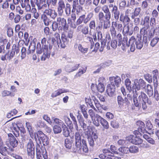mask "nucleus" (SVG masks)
<instances>
[{
    "label": "nucleus",
    "mask_w": 159,
    "mask_h": 159,
    "mask_svg": "<svg viewBox=\"0 0 159 159\" xmlns=\"http://www.w3.org/2000/svg\"><path fill=\"white\" fill-rule=\"evenodd\" d=\"M110 149L111 151V152L115 154H117V152L116 151L117 148H116L114 145H111L110 146Z\"/></svg>",
    "instance_id": "64"
},
{
    "label": "nucleus",
    "mask_w": 159,
    "mask_h": 159,
    "mask_svg": "<svg viewBox=\"0 0 159 159\" xmlns=\"http://www.w3.org/2000/svg\"><path fill=\"white\" fill-rule=\"evenodd\" d=\"M111 64V61L109 60L105 62L104 63H103L100 64V66L101 67L104 68L107 66H110Z\"/></svg>",
    "instance_id": "51"
},
{
    "label": "nucleus",
    "mask_w": 159,
    "mask_h": 159,
    "mask_svg": "<svg viewBox=\"0 0 159 159\" xmlns=\"http://www.w3.org/2000/svg\"><path fill=\"white\" fill-rule=\"evenodd\" d=\"M97 87L98 91L100 93L103 92L104 90L105 86L102 83H98Z\"/></svg>",
    "instance_id": "44"
},
{
    "label": "nucleus",
    "mask_w": 159,
    "mask_h": 159,
    "mask_svg": "<svg viewBox=\"0 0 159 159\" xmlns=\"http://www.w3.org/2000/svg\"><path fill=\"white\" fill-rule=\"evenodd\" d=\"M86 67H85V68H82L80 69L79 70V71L75 75V78H77L78 77H80L83 74L86 72Z\"/></svg>",
    "instance_id": "22"
},
{
    "label": "nucleus",
    "mask_w": 159,
    "mask_h": 159,
    "mask_svg": "<svg viewBox=\"0 0 159 159\" xmlns=\"http://www.w3.org/2000/svg\"><path fill=\"white\" fill-rule=\"evenodd\" d=\"M2 96L3 97L10 96L11 97H13L15 95L14 93H11V92L6 90H4L1 93Z\"/></svg>",
    "instance_id": "24"
},
{
    "label": "nucleus",
    "mask_w": 159,
    "mask_h": 159,
    "mask_svg": "<svg viewBox=\"0 0 159 159\" xmlns=\"http://www.w3.org/2000/svg\"><path fill=\"white\" fill-rule=\"evenodd\" d=\"M52 119L57 125H58L59 126H60L61 127V128L66 125L62 120L59 119L54 117H52Z\"/></svg>",
    "instance_id": "25"
},
{
    "label": "nucleus",
    "mask_w": 159,
    "mask_h": 159,
    "mask_svg": "<svg viewBox=\"0 0 159 159\" xmlns=\"http://www.w3.org/2000/svg\"><path fill=\"white\" fill-rule=\"evenodd\" d=\"M34 138L36 140L38 139L44 146H47L49 144L48 138L41 131H38L35 133Z\"/></svg>",
    "instance_id": "1"
},
{
    "label": "nucleus",
    "mask_w": 159,
    "mask_h": 159,
    "mask_svg": "<svg viewBox=\"0 0 159 159\" xmlns=\"http://www.w3.org/2000/svg\"><path fill=\"white\" fill-rule=\"evenodd\" d=\"M117 100L118 105L120 106H121L123 105L124 99L121 96H118L117 97Z\"/></svg>",
    "instance_id": "50"
},
{
    "label": "nucleus",
    "mask_w": 159,
    "mask_h": 159,
    "mask_svg": "<svg viewBox=\"0 0 159 159\" xmlns=\"http://www.w3.org/2000/svg\"><path fill=\"white\" fill-rule=\"evenodd\" d=\"M118 150L120 152L124 154H128L129 152V148L126 147H121Z\"/></svg>",
    "instance_id": "38"
},
{
    "label": "nucleus",
    "mask_w": 159,
    "mask_h": 159,
    "mask_svg": "<svg viewBox=\"0 0 159 159\" xmlns=\"http://www.w3.org/2000/svg\"><path fill=\"white\" fill-rule=\"evenodd\" d=\"M138 99L139 102H146L148 100V97L145 93L143 92H141L140 94H139Z\"/></svg>",
    "instance_id": "19"
},
{
    "label": "nucleus",
    "mask_w": 159,
    "mask_h": 159,
    "mask_svg": "<svg viewBox=\"0 0 159 159\" xmlns=\"http://www.w3.org/2000/svg\"><path fill=\"white\" fill-rule=\"evenodd\" d=\"M89 27L90 29L89 34L90 35H91L92 34L91 32V30H94L96 27V23L94 20H92L90 21L89 24Z\"/></svg>",
    "instance_id": "36"
},
{
    "label": "nucleus",
    "mask_w": 159,
    "mask_h": 159,
    "mask_svg": "<svg viewBox=\"0 0 159 159\" xmlns=\"http://www.w3.org/2000/svg\"><path fill=\"white\" fill-rule=\"evenodd\" d=\"M69 91L64 89H59L54 92L51 94V97L53 98L56 97L61 94L68 92Z\"/></svg>",
    "instance_id": "13"
},
{
    "label": "nucleus",
    "mask_w": 159,
    "mask_h": 159,
    "mask_svg": "<svg viewBox=\"0 0 159 159\" xmlns=\"http://www.w3.org/2000/svg\"><path fill=\"white\" fill-rule=\"evenodd\" d=\"M100 123L104 129H107L109 128V125L107 121L103 118L102 117Z\"/></svg>",
    "instance_id": "32"
},
{
    "label": "nucleus",
    "mask_w": 159,
    "mask_h": 159,
    "mask_svg": "<svg viewBox=\"0 0 159 159\" xmlns=\"http://www.w3.org/2000/svg\"><path fill=\"white\" fill-rule=\"evenodd\" d=\"M6 52H3V53H5L4 56H2L1 57V59L3 61L6 60L11 59L15 54L14 50H6Z\"/></svg>",
    "instance_id": "8"
},
{
    "label": "nucleus",
    "mask_w": 159,
    "mask_h": 159,
    "mask_svg": "<svg viewBox=\"0 0 159 159\" xmlns=\"http://www.w3.org/2000/svg\"><path fill=\"white\" fill-rule=\"evenodd\" d=\"M97 39L98 41H100L101 43V48L103 49V48L105 46L106 40L103 39L102 34V32L98 30H97Z\"/></svg>",
    "instance_id": "9"
},
{
    "label": "nucleus",
    "mask_w": 159,
    "mask_h": 159,
    "mask_svg": "<svg viewBox=\"0 0 159 159\" xmlns=\"http://www.w3.org/2000/svg\"><path fill=\"white\" fill-rule=\"evenodd\" d=\"M133 25L132 24L125 25L123 27V33L127 34L128 35L131 36L133 34Z\"/></svg>",
    "instance_id": "7"
},
{
    "label": "nucleus",
    "mask_w": 159,
    "mask_h": 159,
    "mask_svg": "<svg viewBox=\"0 0 159 159\" xmlns=\"http://www.w3.org/2000/svg\"><path fill=\"white\" fill-rule=\"evenodd\" d=\"M70 118L73 121L74 124L75 126H76L77 128V124L75 117L74 116L73 113H70Z\"/></svg>",
    "instance_id": "56"
},
{
    "label": "nucleus",
    "mask_w": 159,
    "mask_h": 159,
    "mask_svg": "<svg viewBox=\"0 0 159 159\" xmlns=\"http://www.w3.org/2000/svg\"><path fill=\"white\" fill-rule=\"evenodd\" d=\"M81 32L84 35L88 34L89 32V28L88 26H85L81 29Z\"/></svg>",
    "instance_id": "49"
},
{
    "label": "nucleus",
    "mask_w": 159,
    "mask_h": 159,
    "mask_svg": "<svg viewBox=\"0 0 159 159\" xmlns=\"http://www.w3.org/2000/svg\"><path fill=\"white\" fill-rule=\"evenodd\" d=\"M158 15L159 13L157 11L156 9H154L152 13V17L155 18H157Z\"/></svg>",
    "instance_id": "59"
},
{
    "label": "nucleus",
    "mask_w": 159,
    "mask_h": 159,
    "mask_svg": "<svg viewBox=\"0 0 159 159\" xmlns=\"http://www.w3.org/2000/svg\"><path fill=\"white\" fill-rule=\"evenodd\" d=\"M8 137L11 145L13 148L16 147L18 145V142L14 136L11 134L10 133L8 134Z\"/></svg>",
    "instance_id": "11"
},
{
    "label": "nucleus",
    "mask_w": 159,
    "mask_h": 159,
    "mask_svg": "<svg viewBox=\"0 0 159 159\" xmlns=\"http://www.w3.org/2000/svg\"><path fill=\"white\" fill-rule=\"evenodd\" d=\"M43 119L47 121L50 125L52 124V122L51 121L50 118L46 115H44L43 116Z\"/></svg>",
    "instance_id": "60"
},
{
    "label": "nucleus",
    "mask_w": 159,
    "mask_h": 159,
    "mask_svg": "<svg viewBox=\"0 0 159 159\" xmlns=\"http://www.w3.org/2000/svg\"><path fill=\"white\" fill-rule=\"evenodd\" d=\"M75 141H81V138L80 134L76 132L75 134Z\"/></svg>",
    "instance_id": "61"
},
{
    "label": "nucleus",
    "mask_w": 159,
    "mask_h": 159,
    "mask_svg": "<svg viewBox=\"0 0 159 159\" xmlns=\"http://www.w3.org/2000/svg\"><path fill=\"white\" fill-rule=\"evenodd\" d=\"M41 19L44 23V25L48 26L49 25L50 22V19L45 14H43L41 15Z\"/></svg>",
    "instance_id": "20"
},
{
    "label": "nucleus",
    "mask_w": 159,
    "mask_h": 159,
    "mask_svg": "<svg viewBox=\"0 0 159 159\" xmlns=\"http://www.w3.org/2000/svg\"><path fill=\"white\" fill-rule=\"evenodd\" d=\"M139 148L134 145L131 146L129 148V152L131 153H137L139 152Z\"/></svg>",
    "instance_id": "27"
},
{
    "label": "nucleus",
    "mask_w": 159,
    "mask_h": 159,
    "mask_svg": "<svg viewBox=\"0 0 159 159\" xmlns=\"http://www.w3.org/2000/svg\"><path fill=\"white\" fill-rule=\"evenodd\" d=\"M44 14L49 16L52 19L54 20L57 16V13L54 10L48 8L46 9L43 12Z\"/></svg>",
    "instance_id": "6"
},
{
    "label": "nucleus",
    "mask_w": 159,
    "mask_h": 159,
    "mask_svg": "<svg viewBox=\"0 0 159 159\" xmlns=\"http://www.w3.org/2000/svg\"><path fill=\"white\" fill-rule=\"evenodd\" d=\"M111 157L106 156L103 154H100L99 155V157L101 159H121L120 157L114 156L112 155Z\"/></svg>",
    "instance_id": "26"
},
{
    "label": "nucleus",
    "mask_w": 159,
    "mask_h": 159,
    "mask_svg": "<svg viewBox=\"0 0 159 159\" xmlns=\"http://www.w3.org/2000/svg\"><path fill=\"white\" fill-rule=\"evenodd\" d=\"M65 146L68 149L71 148L72 147V143L70 139L66 138L65 141Z\"/></svg>",
    "instance_id": "39"
},
{
    "label": "nucleus",
    "mask_w": 159,
    "mask_h": 159,
    "mask_svg": "<svg viewBox=\"0 0 159 159\" xmlns=\"http://www.w3.org/2000/svg\"><path fill=\"white\" fill-rule=\"evenodd\" d=\"M159 38L158 37H155L151 41L150 44L152 47H154L159 42Z\"/></svg>",
    "instance_id": "43"
},
{
    "label": "nucleus",
    "mask_w": 159,
    "mask_h": 159,
    "mask_svg": "<svg viewBox=\"0 0 159 159\" xmlns=\"http://www.w3.org/2000/svg\"><path fill=\"white\" fill-rule=\"evenodd\" d=\"M126 142L127 141L125 140L120 139L118 141L117 143L120 145L125 146L127 143H126Z\"/></svg>",
    "instance_id": "52"
},
{
    "label": "nucleus",
    "mask_w": 159,
    "mask_h": 159,
    "mask_svg": "<svg viewBox=\"0 0 159 159\" xmlns=\"http://www.w3.org/2000/svg\"><path fill=\"white\" fill-rule=\"evenodd\" d=\"M52 28L53 31H55L58 28V23L55 21H54L52 25Z\"/></svg>",
    "instance_id": "48"
},
{
    "label": "nucleus",
    "mask_w": 159,
    "mask_h": 159,
    "mask_svg": "<svg viewBox=\"0 0 159 159\" xmlns=\"http://www.w3.org/2000/svg\"><path fill=\"white\" fill-rule=\"evenodd\" d=\"M80 64L72 63L67 65L65 68V70L68 72H71L78 69Z\"/></svg>",
    "instance_id": "5"
},
{
    "label": "nucleus",
    "mask_w": 159,
    "mask_h": 159,
    "mask_svg": "<svg viewBox=\"0 0 159 159\" xmlns=\"http://www.w3.org/2000/svg\"><path fill=\"white\" fill-rule=\"evenodd\" d=\"M136 39L134 36H132L129 39V43L130 45V50H135V44Z\"/></svg>",
    "instance_id": "23"
},
{
    "label": "nucleus",
    "mask_w": 159,
    "mask_h": 159,
    "mask_svg": "<svg viewBox=\"0 0 159 159\" xmlns=\"http://www.w3.org/2000/svg\"><path fill=\"white\" fill-rule=\"evenodd\" d=\"M136 48L138 49H141L142 48L143 44L142 42H136L135 43Z\"/></svg>",
    "instance_id": "58"
},
{
    "label": "nucleus",
    "mask_w": 159,
    "mask_h": 159,
    "mask_svg": "<svg viewBox=\"0 0 159 159\" xmlns=\"http://www.w3.org/2000/svg\"><path fill=\"white\" fill-rule=\"evenodd\" d=\"M139 132L137 131H135L134 132V133L135 134H138ZM134 139L132 141V143L136 144L139 145L141 144L143 142V140L140 139L139 137L136 136L135 134H134Z\"/></svg>",
    "instance_id": "15"
},
{
    "label": "nucleus",
    "mask_w": 159,
    "mask_h": 159,
    "mask_svg": "<svg viewBox=\"0 0 159 159\" xmlns=\"http://www.w3.org/2000/svg\"><path fill=\"white\" fill-rule=\"evenodd\" d=\"M150 21V17L148 16H146L144 17L143 23V25L144 26L143 28L141 30V31L142 30L144 29V31L146 30L150 27L149 23Z\"/></svg>",
    "instance_id": "14"
},
{
    "label": "nucleus",
    "mask_w": 159,
    "mask_h": 159,
    "mask_svg": "<svg viewBox=\"0 0 159 159\" xmlns=\"http://www.w3.org/2000/svg\"><path fill=\"white\" fill-rule=\"evenodd\" d=\"M111 85L112 86V87L110 85H108L107 86L106 92L107 94L110 97H111L114 95L115 88L114 86V85L113 83L111 82Z\"/></svg>",
    "instance_id": "10"
},
{
    "label": "nucleus",
    "mask_w": 159,
    "mask_h": 159,
    "mask_svg": "<svg viewBox=\"0 0 159 159\" xmlns=\"http://www.w3.org/2000/svg\"><path fill=\"white\" fill-rule=\"evenodd\" d=\"M47 6V4L45 3H39L38 4V9L39 10L45 9L46 8Z\"/></svg>",
    "instance_id": "53"
},
{
    "label": "nucleus",
    "mask_w": 159,
    "mask_h": 159,
    "mask_svg": "<svg viewBox=\"0 0 159 159\" xmlns=\"http://www.w3.org/2000/svg\"><path fill=\"white\" fill-rule=\"evenodd\" d=\"M132 90L134 93V90L135 89V93H137L136 90H139L141 87H143L145 86V82L142 79H140L139 80L137 79H135L133 80V84Z\"/></svg>",
    "instance_id": "2"
},
{
    "label": "nucleus",
    "mask_w": 159,
    "mask_h": 159,
    "mask_svg": "<svg viewBox=\"0 0 159 159\" xmlns=\"http://www.w3.org/2000/svg\"><path fill=\"white\" fill-rule=\"evenodd\" d=\"M104 17L105 20L107 21H109L111 18V14L110 11L105 13Z\"/></svg>",
    "instance_id": "54"
},
{
    "label": "nucleus",
    "mask_w": 159,
    "mask_h": 159,
    "mask_svg": "<svg viewBox=\"0 0 159 159\" xmlns=\"http://www.w3.org/2000/svg\"><path fill=\"white\" fill-rule=\"evenodd\" d=\"M26 125L29 133L31 137H32V135L33 134V131L31 125V124L29 122H26Z\"/></svg>",
    "instance_id": "45"
},
{
    "label": "nucleus",
    "mask_w": 159,
    "mask_h": 159,
    "mask_svg": "<svg viewBox=\"0 0 159 159\" xmlns=\"http://www.w3.org/2000/svg\"><path fill=\"white\" fill-rule=\"evenodd\" d=\"M48 50H45V51L44 52L43 55L41 57V60L42 61H45L46 60L47 58H48L50 56V51H48Z\"/></svg>",
    "instance_id": "31"
},
{
    "label": "nucleus",
    "mask_w": 159,
    "mask_h": 159,
    "mask_svg": "<svg viewBox=\"0 0 159 159\" xmlns=\"http://www.w3.org/2000/svg\"><path fill=\"white\" fill-rule=\"evenodd\" d=\"M141 10V9L140 7H138L136 8L132 13V15L131 16V18L132 19H134L135 17L137 16L139 14Z\"/></svg>",
    "instance_id": "33"
},
{
    "label": "nucleus",
    "mask_w": 159,
    "mask_h": 159,
    "mask_svg": "<svg viewBox=\"0 0 159 159\" xmlns=\"http://www.w3.org/2000/svg\"><path fill=\"white\" fill-rule=\"evenodd\" d=\"M125 84L127 90L130 92L132 90L131 87V81L129 78H127L125 80Z\"/></svg>",
    "instance_id": "21"
},
{
    "label": "nucleus",
    "mask_w": 159,
    "mask_h": 159,
    "mask_svg": "<svg viewBox=\"0 0 159 159\" xmlns=\"http://www.w3.org/2000/svg\"><path fill=\"white\" fill-rule=\"evenodd\" d=\"M111 12L112 14H114L115 19L116 20H118L119 18L120 12L118 10L117 6L114 5L113 8H112L111 11Z\"/></svg>",
    "instance_id": "17"
},
{
    "label": "nucleus",
    "mask_w": 159,
    "mask_h": 159,
    "mask_svg": "<svg viewBox=\"0 0 159 159\" xmlns=\"http://www.w3.org/2000/svg\"><path fill=\"white\" fill-rule=\"evenodd\" d=\"M112 79L114 80V82L117 87H119L121 82L120 77L118 76L112 77Z\"/></svg>",
    "instance_id": "30"
},
{
    "label": "nucleus",
    "mask_w": 159,
    "mask_h": 159,
    "mask_svg": "<svg viewBox=\"0 0 159 159\" xmlns=\"http://www.w3.org/2000/svg\"><path fill=\"white\" fill-rule=\"evenodd\" d=\"M111 125L114 128H117L119 126L118 123L115 120H113L111 122Z\"/></svg>",
    "instance_id": "57"
},
{
    "label": "nucleus",
    "mask_w": 159,
    "mask_h": 159,
    "mask_svg": "<svg viewBox=\"0 0 159 159\" xmlns=\"http://www.w3.org/2000/svg\"><path fill=\"white\" fill-rule=\"evenodd\" d=\"M63 130V134L66 137H68L69 135V131L66 125L62 128Z\"/></svg>",
    "instance_id": "40"
},
{
    "label": "nucleus",
    "mask_w": 159,
    "mask_h": 159,
    "mask_svg": "<svg viewBox=\"0 0 159 159\" xmlns=\"http://www.w3.org/2000/svg\"><path fill=\"white\" fill-rule=\"evenodd\" d=\"M146 91L149 97H151L153 95V89L151 85L149 84L147 85L146 89Z\"/></svg>",
    "instance_id": "28"
},
{
    "label": "nucleus",
    "mask_w": 159,
    "mask_h": 159,
    "mask_svg": "<svg viewBox=\"0 0 159 159\" xmlns=\"http://www.w3.org/2000/svg\"><path fill=\"white\" fill-rule=\"evenodd\" d=\"M41 43L42 46V49L43 48V50H48V43H47V44L46 43V39L45 38H43L41 40Z\"/></svg>",
    "instance_id": "42"
},
{
    "label": "nucleus",
    "mask_w": 159,
    "mask_h": 159,
    "mask_svg": "<svg viewBox=\"0 0 159 159\" xmlns=\"http://www.w3.org/2000/svg\"><path fill=\"white\" fill-rule=\"evenodd\" d=\"M102 117L98 114H96L95 118L92 121L93 124L97 127H98L100 126V123Z\"/></svg>",
    "instance_id": "18"
},
{
    "label": "nucleus",
    "mask_w": 159,
    "mask_h": 159,
    "mask_svg": "<svg viewBox=\"0 0 159 159\" xmlns=\"http://www.w3.org/2000/svg\"><path fill=\"white\" fill-rule=\"evenodd\" d=\"M82 143L83 151L86 153L88 152V148L87 145L86 141L82 139Z\"/></svg>",
    "instance_id": "47"
},
{
    "label": "nucleus",
    "mask_w": 159,
    "mask_h": 159,
    "mask_svg": "<svg viewBox=\"0 0 159 159\" xmlns=\"http://www.w3.org/2000/svg\"><path fill=\"white\" fill-rule=\"evenodd\" d=\"M77 118L79 123L81 127L83 128L84 130H86L87 128V126L86 124L84 122L83 118L81 115H80L77 116Z\"/></svg>",
    "instance_id": "16"
},
{
    "label": "nucleus",
    "mask_w": 159,
    "mask_h": 159,
    "mask_svg": "<svg viewBox=\"0 0 159 159\" xmlns=\"http://www.w3.org/2000/svg\"><path fill=\"white\" fill-rule=\"evenodd\" d=\"M93 16V14L91 12L88 13L86 17L85 15L80 16L77 20L76 24L77 25H79L82 24L83 22L85 24H87Z\"/></svg>",
    "instance_id": "3"
},
{
    "label": "nucleus",
    "mask_w": 159,
    "mask_h": 159,
    "mask_svg": "<svg viewBox=\"0 0 159 159\" xmlns=\"http://www.w3.org/2000/svg\"><path fill=\"white\" fill-rule=\"evenodd\" d=\"M53 130L55 134L60 133L62 131L61 128L58 125H54L53 127Z\"/></svg>",
    "instance_id": "34"
},
{
    "label": "nucleus",
    "mask_w": 159,
    "mask_h": 159,
    "mask_svg": "<svg viewBox=\"0 0 159 159\" xmlns=\"http://www.w3.org/2000/svg\"><path fill=\"white\" fill-rule=\"evenodd\" d=\"M155 34V33L154 32L153 30V29H152L151 28V29L149 30L148 34V39L150 40V39L154 37Z\"/></svg>",
    "instance_id": "55"
},
{
    "label": "nucleus",
    "mask_w": 159,
    "mask_h": 159,
    "mask_svg": "<svg viewBox=\"0 0 159 159\" xmlns=\"http://www.w3.org/2000/svg\"><path fill=\"white\" fill-rule=\"evenodd\" d=\"M137 93H134L133 98L134 105L136 107H139V103L138 99L137 98Z\"/></svg>",
    "instance_id": "41"
},
{
    "label": "nucleus",
    "mask_w": 159,
    "mask_h": 159,
    "mask_svg": "<svg viewBox=\"0 0 159 159\" xmlns=\"http://www.w3.org/2000/svg\"><path fill=\"white\" fill-rule=\"evenodd\" d=\"M141 7L143 9H146L148 7V3L146 1H143L141 3Z\"/></svg>",
    "instance_id": "62"
},
{
    "label": "nucleus",
    "mask_w": 159,
    "mask_h": 159,
    "mask_svg": "<svg viewBox=\"0 0 159 159\" xmlns=\"http://www.w3.org/2000/svg\"><path fill=\"white\" fill-rule=\"evenodd\" d=\"M102 152L103 153V154L106 156L111 157L112 155H113L112 153L107 149H103Z\"/></svg>",
    "instance_id": "46"
},
{
    "label": "nucleus",
    "mask_w": 159,
    "mask_h": 159,
    "mask_svg": "<svg viewBox=\"0 0 159 159\" xmlns=\"http://www.w3.org/2000/svg\"><path fill=\"white\" fill-rule=\"evenodd\" d=\"M156 19L154 17H152L150 19V25L153 27L156 25Z\"/></svg>",
    "instance_id": "63"
},
{
    "label": "nucleus",
    "mask_w": 159,
    "mask_h": 159,
    "mask_svg": "<svg viewBox=\"0 0 159 159\" xmlns=\"http://www.w3.org/2000/svg\"><path fill=\"white\" fill-rule=\"evenodd\" d=\"M153 74V79L155 86H157L158 85V81L159 80V72L157 70H154L152 72Z\"/></svg>",
    "instance_id": "12"
},
{
    "label": "nucleus",
    "mask_w": 159,
    "mask_h": 159,
    "mask_svg": "<svg viewBox=\"0 0 159 159\" xmlns=\"http://www.w3.org/2000/svg\"><path fill=\"white\" fill-rule=\"evenodd\" d=\"M8 148L2 146H0V153L3 156H6L8 153Z\"/></svg>",
    "instance_id": "29"
},
{
    "label": "nucleus",
    "mask_w": 159,
    "mask_h": 159,
    "mask_svg": "<svg viewBox=\"0 0 159 159\" xmlns=\"http://www.w3.org/2000/svg\"><path fill=\"white\" fill-rule=\"evenodd\" d=\"M137 125L139 126L138 128L139 130L141 132H142L144 130L145 124L141 121H138L137 123Z\"/></svg>",
    "instance_id": "35"
},
{
    "label": "nucleus",
    "mask_w": 159,
    "mask_h": 159,
    "mask_svg": "<svg viewBox=\"0 0 159 159\" xmlns=\"http://www.w3.org/2000/svg\"><path fill=\"white\" fill-rule=\"evenodd\" d=\"M27 151L28 155L33 158L34 157V146L31 139H29L27 146Z\"/></svg>",
    "instance_id": "4"
},
{
    "label": "nucleus",
    "mask_w": 159,
    "mask_h": 159,
    "mask_svg": "<svg viewBox=\"0 0 159 159\" xmlns=\"http://www.w3.org/2000/svg\"><path fill=\"white\" fill-rule=\"evenodd\" d=\"M110 32L112 38L113 39H115L116 35V33L114 27L111 26L110 29Z\"/></svg>",
    "instance_id": "37"
}]
</instances>
